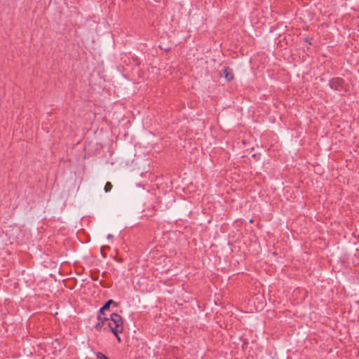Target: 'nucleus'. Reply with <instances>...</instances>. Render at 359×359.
<instances>
[{"label":"nucleus","instance_id":"7ed1b4c3","mask_svg":"<svg viewBox=\"0 0 359 359\" xmlns=\"http://www.w3.org/2000/svg\"><path fill=\"white\" fill-rule=\"evenodd\" d=\"M104 316H102L101 315H99L97 317L98 323L95 325V328L98 330H100L102 327H104V330L108 329L107 325V321L104 320Z\"/></svg>","mask_w":359,"mask_h":359},{"label":"nucleus","instance_id":"0eeeda50","mask_svg":"<svg viewBox=\"0 0 359 359\" xmlns=\"http://www.w3.org/2000/svg\"><path fill=\"white\" fill-rule=\"evenodd\" d=\"M111 189H112V184H111V182H107L104 186L105 192L110 191L111 190Z\"/></svg>","mask_w":359,"mask_h":359},{"label":"nucleus","instance_id":"423d86ee","mask_svg":"<svg viewBox=\"0 0 359 359\" xmlns=\"http://www.w3.org/2000/svg\"><path fill=\"white\" fill-rule=\"evenodd\" d=\"M95 355H96L97 359H110L101 352H97L95 353Z\"/></svg>","mask_w":359,"mask_h":359},{"label":"nucleus","instance_id":"f257e3e1","mask_svg":"<svg viewBox=\"0 0 359 359\" xmlns=\"http://www.w3.org/2000/svg\"><path fill=\"white\" fill-rule=\"evenodd\" d=\"M104 320L107 321V328L114 335H117V333H121L123 331V320L122 317L117 313H112L109 318H104Z\"/></svg>","mask_w":359,"mask_h":359},{"label":"nucleus","instance_id":"20e7f679","mask_svg":"<svg viewBox=\"0 0 359 359\" xmlns=\"http://www.w3.org/2000/svg\"><path fill=\"white\" fill-rule=\"evenodd\" d=\"M224 77L225 79L228 81H231L233 79V72L231 69L229 68H226L224 70Z\"/></svg>","mask_w":359,"mask_h":359},{"label":"nucleus","instance_id":"39448f33","mask_svg":"<svg viewBox=\"0 0 359 359\" xmlns=\"http://www.w3.org/2000/svg\"><path fill=\"white\" fill-rule=\"evenodd\" d=\"M114 303V301L112 299L109 300L106 302V304L100 309V314L99 315H104V311L108 310L109 309V306L111 304Z\"/></svg>","mask_w":359,"mask_h":359},{"label":"nucleus","instance_id":"f03ea898","mask_svg":"<svg viewBox=\"0 0 359 359\" xmlns=\"http://www.w3.org/2000/svg\"><path fill=\"white\" fill-rule=\"evenodd\" d=\"M330 88L339 92H348V85L345 84L343 79L334 78L330 81Z\"/></svg>","mask_w":359,"mask_h":359},{"label":"nucleus","instance_id":"6e6552de","mask_svg":"<svg viewBox=\"0 0 359 359\" xmlns=\"http://www.w3.org/2000/svg\"><path fill=\"white\" fill-rule=\"evenodd\" d=\"M119 334H120V333H117V335H115V336H116V337L117 340H118V341H121V338H120V337H119Z\"/></svg>","mask_w":359,"mask_h":359}]
</instances>
